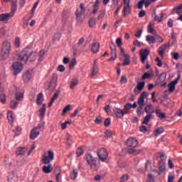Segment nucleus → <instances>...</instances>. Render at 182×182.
<instances>
[{"label": "nucleus", "mask_w": 182, "mask_h": 182, "mask_svg": "<svg viewBox=\"0 0 182 182\" xmlns=\"http://www.w3.org/2000/svg\"><path fill=\"white\" fill-rule=\"evenodd\" d=\"M36 60V53L33 52L31 48H24L17 57V60L18 62H22L23 63H26L28 60L30 62H33Z\"/></svg>", "instance_id": "nucleus-1"}, {"label": "nucleus", "mask_w": 182, "mask_h": 182, "mask_svg": "<svg viewBox=\"0 0 182 182\" xmlns=\"http://www.w3.org/2000/svg\"><path fill=\"white\" fill-rule=\"evenodd\" d=\"M86 14V8L85 7V4H80V8H78L75 12L77 21L78 22H83V19L85 18Z\"/></svg>", "instance_id": "nucleus-2"}, {"label": "nucleus", "mask_w": 182, "mask_h": 182, "mask_svg": "<svg viewBox=\"0 0 182 182\" xmlns=\"http://www.w3.org/2000/svg\"><path fill=\"white\" fill-rule=\"evenodd\" d=\"M9 52H11V43L4 41L1 50V57L3 59H6L7 56L9 55Z\"/></svg>", "instance_id": "nucleus-3"}, {"label": "nucleus", "mask_w": 182, "mask_h": 182, "mask_svg": "<svg viewBox=\"0 0 182 182\" xmlns=\"http://www.w3.org/2000/svg\"><path fill=\"white\" fill-rule=\"evenodd\" d=\"M97 154L100 159V160H107L109 156L107 154V151L105 148H100L97 151Z\"/></svg>", "instance_id": "nucleus-4"}, {"label": "nucleus", "mask_w": 182, "mask_h": 182, "mask_svg": "<svg viewBox=\"0 0 182 182\" xmlns=\"http://www.w3.org/2000/svg\"><path fill=\"white\" fill-rule=\"evenodd\" d=\"M139 54L141 56V62L144 63L146 59L149 58V55H150V50H149L147 48L142 49L140 50Z\"/></svg>", "instance_id": "nucleus-5"}, {"label": "nucleus", "mask_w": 182, "mask_h": 182, "mask_svg": "<svg viewBox=\"0 0 182 182\" xmlns=\"http://www.w3.org/2000/svg\"><path fill=\"white\" fill-rule=\"evenodd\" d=\"M12 66L13 70H14V75H15V76H16V75H18V73H21V72H22V69H23L22 63L19 62L14 63Z\"/></svg>", "instance_id": "nucleus-6"}, {"label": "nucleus", "mask_w": 182, "mask_h": 182, "mask_svg": "<svg viewBox=\"0 0 182 182\" xmlns=\"http://www.w3.org/2000/svg\"><path fill=\"white\" fill-rule=\"evenodd\" d=\"M126 144L128 147H136L137 144H139V141L136 138L130 137L127 140Z\"/></svg>", "instance_id": "nucleus-7"}, {"label": "nucleus", "mask_w": 182, "mask_h": 182, "mask_svg": "<svg viewBox=\"0 0 182 182\" xmlns=\"http://www.w3.org/2000/svg\"><path fill=\"white\" fill-rule=\"evenodd\" d=\"M181 75H178V77L168 84V91L170 93L174 92L176 89V85L178 83V80H180Z\"/></svg>", "instance_id": "nucleus-8"}, {"label": "nucleus", "mask_w": 182, "mask_h": 182, "mask_svg": "<svg viewBox=\"0 0 182 182\" xmlns=\"http://www.w3.org/2000/svg\"><path fill=\"white\" fill-rule=\"evenodd\" d=\"M146 97H147V92H143L141 94L139 98L138 99V102H137L138 106H141L143 107V106L146 105V103L144 102V99H146Z\"/></svg>", "instance_id": "nucleus-9"}, {"label": "nucleus", "mask_w": 182, "mask_h": 182, "mask_svg": "<svg viewBox=\"0 0 182 182\" xmlns=\"http://www.w3.org/2000/svg\"><path fill=\"white\" fill-rule=\"evenodd\" d=\"M151 4V1L150 0H141L137 4V8L138 9H143V4H144L145 8H149Z\"/></svg>", "instance_id": "nucleus-10"}, {"label": "nucleus", "mask_w": 182, "mask_h": 182, "mask_svg": "<svg viewBox=\"0 0 182 182\" xmlns=\"http://www.w3.org/2000/svg\"><path fill=\"white\" fill-rule=\"evenodd\" d=\"M87 163L90 166L91 170L92 171H96L97 170V166H99V163L96 160H87Z\"/></svg>", "instance_id": "nucleus-11"}, {"label": "nucleus", "mask_w": 182, "mask_h": 182, "mask_svg": "<svg viewBox=\"0 0 182 182\" xmlns=\"http://www.w3.org/2000/svg\"><path fill=\"white\" fill-rule=\"evenodd\" d=\"M41 133L39 128H34L31 130L30 133V139L31 140H35L38 136H39V134Z\"/></svg>", "instance_id": "nucleus-12"}, {"label": "nucleus", "mask_w": 182, "mask_h": 182, "mask_svg": "<svg viewBox=\"0 0 182 182\" xmlns=\"http://www.w3.org/2000/svg\"><path fill=\"white\" fill-rule=\"evenodd\" d=\"M113 112L116 117H118L119 119H122V117H123L124 114H126V112H124V111L119 108H114Z\"/></svg>", "instance_id": "nucleus-13"}, {"label": "nucleus", "mask_w": 182, "mask_h": 182, "mask_svg": "<svg viewBox=\"0 0 182 182\" xmlns=\"http://www.w3.org/2000/svg\"><path fill=\"white\" fill-rule=\"evenodd\" d=\"M159 171L158 172L159 176L166 172V164L164 163V161H159Z\"/></svg>", "instance_id": "nucleus-14"}, {"label": "nucleus", "mask_w": 182, "mask_h": 182, "mask_svg": "<svg viewBox=\"0 0 182 182\" xmlns=\"http://www.w3.org/2000/svg\"><path fill=\"white\" fill-rule=\"evenodd\" d=\"M14 16V14H3L0 15V21L1 22H5V21H9L10 18Z\"/></svg>", "instance_id": "nucleus-15"}, {"label": "nucleus", "mask_w": 182, "mask_h": 182, "mask_svg": "<svg viewBox=\"0 0 182 182\" xmlns=\"http://www.w3.org/2000/svg\"><path fill=\"white\" fill-rule=\"evenodd\" d=\"M28 151V148L26 147H19L16 150V156H25V153Z\"/></svg>", "instance_id": "nucleus-16"}, {"label": "nucleus", "mask_w": 182, "mask_h": 182, "mask_svg": "<svg viewBox=\"0 0 182 182\" xmlns=\"http://www.w3.org/2000/svg\"><path fill=\"white\" fill-rule=\"evenodd\" d=\"M166 49H167V44H164L161 46L158 50L159 55L163 58L164 56V53H166Z\"/></svg>", "instance_id": "nucleus-17"}, {"label": "nucleus", "mask_w": 182, "mask_h": 182, "mask_svg": "<svg viewBox=\"0 0 182 182\" xmlns=\"http://www.w3.org/2000/svg\"><path fill=\"white\" fill-rule=\"evenodd\" d=\"M144 110L147 114H150L151 116L154 113V108L152 105H146Z\"/></svg>", "instance_id": "nucleus-18"}, {"label": "nucleus", "mask_w": 182, "mask_h": 182, "mask_svg": "<svg viewBox=\"0 0 182 182\" xmlns=\"http://www.w3.org/2000/svg\"><path fill=\"white\" fill-rule=\"evenodd\" d=\"M65 143L68 144V146H71V144H73V136H72V135L70 134H66L65 135Z\"/></svg>", "instance_id": "nucleus-19"}, {"label": "nucleus", "mask_w": 182, "mask_h": 182, "mask_svg": "<svg viewBox=\"0 0 182 182\" xmlns=\"http://www.w3.org/2000/svg\"><path fill=\"white\" fill-rule=\"evenodd\" d=\"M97 60H95L92 70L91 73V77H93V76H96L99 72V68H97V65H96Z\"/></svg>", "instance_id": "nucleus-20"}, {"label": "nucleus", "mask_w": 182, "mask_h": 182, "mask_svg": "<svg viewBox=\"0 0 182 182\" xmlns=\"http://www.w3.org/2000/svg\"><path fill=\"white\" fill-rule=\"evenodd\" d=\"M99 49H100V45L99 43H94L91 46L92 53H97V52H99Z\"/></svg>", "instance_id": "nucleus-21"}, {"label": "nucleus", "mask_w": 182, "mask_h": 182, "mask_svg": "<svg viewBox=\"0 0 182 182\" xmlns=\"http://www.w3.org/2000/svg\"><path fill=\"white\" fill-rule=\"evenodd\" d=\"M32 73H31V72L27 71L23 75V79L24 80V82H29L31 80H32Z\"/></svg>", "instance_id": "nucleus-22"}, {"label": "nucleus", "mask_w": 182, "mask_h": 182, "mask_svg": "<svg viewBox=\"0 0 182 182\" xmlns=\"http://www.w3.org/2000/svg\"><path fill=\"white\" fill-rule=\"evenodd\" d=\"M131 12H132V8L130 7V4L124 6V9L122 11V13L124 14V16H126L127 15H130Z\"/></svg>", "instance_id": "nucleus-23"}, {"label": "nucleus", "mask_w": 182, "mask_h": 182, "mask_svg": "<svg viewBox=\"0 0 182 182\" xmlns=\"http://www.w3.org/2000/svg\"><path fill=\"white\" fill-rule=\"evenodd\" d=\"M155 113L157 116V117H159V119H166V113L164 112H161V109H156L155 111Z\"/></svg>", "instance_id": "nucleus-24"}, {"label": "nucleus", "mask_w": 182, "mask_h": 182, "mask_svg": "<svg viewBox=\"0 0 182 182\" xmlns=\"http://www.w3.org/2000/svg\"><path fill=\"white\" fill-rule=\"evenodd\" d=\"M172 14H176L177 15H182V4L173 8Z\"/></svg>", "instance_id": "nucleus-25"}, {"label": "nucleus", "mask_w": 182, "mask_h": 182, "mask_svg": "<svg viewBox=\"0 0 182 182\" xmlns=\"http://www.w3.org/2000/svg\"><path fill=\"white\" fill-rule=\"evenodd\" d=\"M60 92L57 91L55 92L54 95L53 96L50 102L48 104V107H52V105H53L55 100L59 97Z\"/></svg>", "instance_id": "nucleus-26"}, {"label": "nucleus", "mask_w": 182, "mask_h": 182, "mask_svg": "<svg viewBox=\"0 0 182 182\" xmlns=\"http://www.w3.org/2000/svg\"><path fill=\"white\" fill-rule=\"evenodd\" d=\"M53 170V168L52 167V164H49L48 166H44L43 167V173H46V174H49Z\"/></svg>", "instance_id": "nucleus-27"}, {"label": "nucleus", "mask_w": 182, "mask_h": 182, "mask_svg": "<svg viewBox=\"0 0 182 182\" xmlns=\"http://www.w3.org/2000/svg\"><path fill=\"white\" fill-rule=\"evenodd\" d=\"M39 116H41V119H43L46 113V104L43 105V107L39 109Z\"/></svg>", "instance_id": "nucleus-28"}, {"label": "nucleus", "mask_w": 182, "mask_h": 182, "mask_svg": "<svg viewBox=\"0 0 182 182\" xmlns=\"http://www.w3.org/2000/svg\"><path fill=\"white\" fill-rule=\"evenodd\" d=\"M164 80H166V73H161L160 74L156 82L158 83V85H160L161 83H164Z\"/></svg>", "instance_id": "nucleus-29"}, {"label": "nucleus", "mask_w": 182, "mask_h": 182, "mask_svg": "<svg viewBox=\"0 0 182 182\" xmlns=\"http://www.w3.org/2000/svg\"><path fill=\"white\" fill-rule=\"evenodd\" d=\"M99 4H100V1L99 0H96L92 9V14L95 15L97 14V11H99Z\"/></svg>", "instance_id": "nucleus-30"}, {"label": "nucleus", "mask_w": 182, "mask_h": 182, "mask_svg": "<svg viewBox=\"0 0 182 182\" xmlns=\"http://www.w3.org/2000/svg\"><path fill=\"white\" fill-rule=\"evenodd\" d=\"M146 42H148V43H149V45H151V43L152 44L156 43L155 37H153V36H151V35L146 36Z\"/></svg>", "instance_id": "nucleus-31"}, {"label": "nucleus", "mask_w": 182, "mask_h": 182, "mask_svg": "<svg viewBox=\"0 0 182 182\" xmlns=\"http://www.w3.org/2000/svg\"><path fill=\"white\" fill-rule=\"evenodd\" d=\"M147 32L148 33H151L152 35H154V24H153V23H149Z\"/></svg>", "instance_id": "nucleus-32"}, {"label": "nucleus", "mask_w": 182, "mask_h": 182, "mask_svg": "<svg viewBox=\"0 0 182 182\" xmlns=\"http://www.w3.org/2000/svg\"><path fill=\"white\" fill-rule=\"evenodd\" d=\"M77 83H79V81L76 79L73 80L70 83V88L73 90L75 87V86H77Z\"/></svg>", "instance_id": "nucleus-33"}, {"label": "nucleus", "mask_w": 182, "mask_h": 182, "mask_svg": "<svg viewBox=\"0 0 182 182\" xmlns=\"http://www.w3.org/2000/svg\"><path fill=\"white\" fill-rule=\"evenodd\" d=\"M18 5L16 4V1H12L11 5V12L10 14H13V16L15 15V13L16 12Z\"/></svg>", "instance_id": "nucleus-34"}, {"label": "nucleus", "mask_w": 182, "mask_h": 182, "mask_svg": "<svg viewBox=\"0 0 182 182\" xmlns=\"http://www.w3.org/2000/svg\"><path fill=\"white\" fill-rule=\"evenodd\" d=\"M55 157V154H53V151H48V156H45L43 160H48V159H49V160H53Z\"/></svg>", "instance_id": "nucleus-35"}, {"label": "nucleus", "mask_w": 182, "mask_h": 182, "mask_svg": "<svg viewBox=\"0 0 182 182\" xmlns=\"http://www.w3.org/2000/svg\"><path fill=\"white\" fill-rule=\"evenodd\" d=\"M163 132H164V129L163 127H159V128L154 130V136H157L159 134H161V133H163Z\"/></svg>", "instance_id": "nucleus-36"}, {"label": "nucleus", "mask_w": 182, "mask_h": 182, "mask_svg": "<svg viewBox=\"0 0 182 182\" xmlns=\"http://www.w3.org/2000/svg\"><path fill=\"white\" fill-rule=\"evenodd\" d=\"M7 119L9 122H14V119H15V117L14 116V112L12 111H9L7 113Z\"/></svg>", "instance_id": "nucleus-37"}, {"label": "nucleus", "mask_w": 182, "mask_h": 182, "mask_svg": "<svg viewBox=\"0 0 182 182\" xmlns=\"http://www.w3.org/2000/svg\"><path fill=\"white\" fill-rule=\"evenodd\" d=\"M124 63H122V66H127L130 65V56L126 55L124 57Z\"/></svg>", "instance_id": "nucleus-38"}, {"label": "nucleus", "mask_w": 182, "mask_h": 182, "mask_svg": "<svg viewBox=\"0 0 182 182\" xmlns=\"http://www.w3.org/2000/svg\"><path fill=\"white\" fill-rule=\"evenodd\" d=\"M150 119H151V114H147L144 118L142 122V124H149L150 122Z\"/></svg>", "instance_id": "nucleus-39"}, {"label": "nucleus", "mask_w": 182, "mask_h": 182, "mask_svg": "<svg viewBox=\"0 0 182 182\" xmlns=\"http://www.w3.org/2000/svg\"><path fill=\"white\" fill-rule=\"evenodd\" d=\"M146 85V82H139L137 84L136 89L139 90V92H141L142 89H144V85Z\"/></svg>", "instance_id": "nucleus-40"}, {"label": "nucleus", "mask_w": 182, "mask_h": 182, "mask_svg": "<svg viewBox=\"0 0 182 182\" xmlns=\"http://www.w3.org/2000/svg\"><path fill=\"white\" fill-rule=\"evenodd\" d=\"M15 96H16V100L21 101L23 100V92H16Z\"/></svg>", "instance_id": "nucleus-41"}, {"label": "nucleus", "mask_w": 182, "mask_h": 182, "mask_svg": "<svg viewBox=\"0 0 182 182\" xmlns=\"http://www.w3.org/2000/svg\"><path fill=\"white\" fill-rule=\"evenodd\" d=\"M105 15H106V10H101L99 11L97 19H103L105 18Z\"/></svg>", "instance_id": "nucleus-42"}, {"label": "nucleus", "mask_w": 182, "mask_h": 182, "mask_svg": "<svg viewBox=\"0 0 182 182\" xmlns=\"http://www.w3.org/2000/svg\"><path fill=\"white\" fill-rule=\"evenodd\" d=\"M37 105H41L42 102H43V94L40 93L37 97Z\"/></svg>", "instance_id": "nucleus-43"}, {"label": "nucleus", "mask_w": 182, "mask_h": 182, "mask_svg": "<svg viewBox=\"0 0 182 182\" xmlns=\"http://www.w3.org/2000/svg\"><path fill=\"white\" fill-rule=\"evenodd\" d=\"M128 153L129 154H134V155H136L139 154L140 153V150L139 149H128Z\"/></svg>", "instance_id": "nucleus-44"}, {"label": "nucleus", "mask_w": 182, "mask_h": 182, "mask_svg": "<svg viewBox=\"0 0 182 182\" xmlns=\"http://www.w3.org/2000/svg\"><path fill=\"white\" fill-rule=\"evenodd\" d=\"M70 178L72 180H76V178H77V171H76V169H73L70 174Z\"/></svg>", "instance_id": "nucleus-45"}, {"label": "nucleus", "mask_w": 182, "mask_h": 182, "mask_svg": "<svg viewBox=\"0 0 182 182\" xmlns=\"http://www.w3.org/2000/svg\"><path fill=\"white\" fill-rule=\"evenodd\" d=\"M163 18H164V14H160L158 16H155L154 20L158 22H161V21H163Z\"/></svg>", "instance_id": "nucleus-46"}, {"label": "nucleus", "mask_w": 182, "mask_h": 182, "mask_svg": "<svg viewBox=\"0 0 182 182\" xmlns=\"http://www.w3.org/2000/svg\"><path fill=\"white\" fill-rule=\"evenodd\" d=\"M18 105H19V102L12 100L11 102L10 106L12 109H16V107H18Z\"/></svg>", "instance_id": "nucleus-47"}, {"label": "nucleus", "mask_w": 182, "mask_h": 182, "mask_svg": "<svg viewBox=\"0 0 182 182\" xmlns=\"http://www.w3.org/2000/svg\"><path fill=\"white\" fill-rule=\"evenodd\" d=\"M88 23H89L90 28H93V26H95V25H96V18H90L89 20Z\"/></svg>", "instance_id": "nucleus-48"}, {"label": "nucleus", "mask_w": 182, "mask_h": 182, "mask_svg": "<svg viewBox=\"0 0 182 182\" xmlns=\"http://www.w3.org/2000/svg\"><path fill=\"white\" fill-rule=\"evenodd\" d=\"M0 101L3 105L6 102V98L5 97V94L4 92H0Z\"/></svg>", "instance_id": "nucleus-49"}, {"label": "nucleus", "mask_w": 182, "mask_h": 182, "mask_svg": "<svg viewBox=\"0 0 182 182\" xmlns=\"http://www.w3.org/2000/svg\"><path fill=\"white\" fill-rule=\"evenodd\" d=\"M159 42V43H163V42H164V40L163 39V38L161 36H160L159 35H156L155 36V42Z\"/></svg>", "instance_id": "nucleus-50"}, {"label": "nucleus", "mask_w": 182, "mask_h": 182, "mask_svg": "<svg viewBox=\"0 0 182 182\" xmlns=\"http://www.w3.org/2000/svg\"><path fill=\"white\" fill-rule=\"evenodd\" d=\"M77 157H79L83 154V149L82 147H79L76 151Z\"/></svg>", "instance_id": "nucleus-51"}, {"label": "nucleus", "mask_w": 182, "mask_h": 182, "mask_svg": "<svg viewBox=\"0 0 182 182\" xmlns=\"http://www.w3.org/2000/svg\"><path fill=\"white\" fill-rule=\"evenodd\" d=\"M151 77V74L145 73L142 75V80H146V79H150Z\"/></svg>", "instance_id": "nucleus-52"}, {"label": "nucleus", "mask_w": 182, "mask_h": 182, "mask_svg": "<svg viewBox=\"0 0 182 182\" xmlns=\"http://www.w3.org/2000/svg\"><path fill=\"white\" fill-rule=\"evenodd\" d=\"M14 45L16 48H19L21 46V39H19V38H16Z\"/></svg>", "instance_id": "nucleus-53"}, {"label": "nucleus", "mask_w": 182, "mask_h": 182, "mask_svg": "<svg viewBox=\"0 0 182 182\" xmlns=\"http://www.w3.org/2000/svg\"><path fill=\"white\" fill-rule=\"evenodd\" d=\"M146 170H151V161H147L145 165Z\"/></svg>", "instance_id": "nucleus-54"}, {"label": "nucleus", "mask_w": 182, "mask_h": 182, "mask_svg": "<svg viewBox=\"0 0 182 182\" xmlns=\"http://www.w3.org/2000/svg\"><path fill=\"white\" fill-rule=\"evenodd\" d=\"M43 56H45V50H41L39 53V61L42 62L43 60Z\"/></svg>", "instance_id": "nucleus-55"}, {"label": "nucleus", "mask_w": 182, "mask_h": 182, "mask_svg": "<svg viewBox=\"0 0 182 182\" xmlns=\"http://www.w3.org/2000/svg\"><path fill=\"white\" fill-rule=\"evenodd\" d=\"M70 105H67L63 109V114H66L69 110H70Z\"/></svg>", "instance_id": "nucleus-56"}, {"label": "nucleus", "mask_w": 182, "mask_h": 182, "mask_svg": "<svg viewBox=\"0 0 182 182\" xmlns=\"http://www.w3.org/2000/svg\"><path fill=\"white\" fill-rule=\"evenodd\" d=\"M112 57L108 60V62H112V60H116V52L111 53Z\"/></svg>", "instance_id": "nucleus-57"}, {"label": "nucleus", "mask_w": 182, "mask_h": 182, "mask_svg": "<svg viewBox=\"0 0 182 182\" xmlns=\"http://www.w3.org/2000/svg\"><path fill=\"white\" fill-rule=\"evenodd\" d=\"M75 66H76V59L73 58L70 63V68L72 69V68H75Z\"/></svg>", "instance_id": "nucleus-58"}, {"label": "nucleus", "mask_w": 182, "mask_h": 182, "mask_svg": "<svg viewBox=\"0 0 182 182\" xmlns=\"http://www.w3.org/2000/svg\"><path fill=\"white\" fill-rule=\"evenodd\" d=\"M120 83L121 84H124V83H127V77H126V76L122 75L121 77V80H120Z\"/></svg>", "instance_id": "nucleus-59"}, {"label": "nucleus", "mask_w": 182, "mask_h": 182, "mask_svg": "<svg viewBox=\"0 0 182 182\" xmlns=\"http://www.w3.org/2000/svg\"><path fill=\"white\" fill-rule=\"evenodd\" d=\"M116 43L119 48H122V45H123L122 42V38H119L116 40Z\"/></svg>", "instance_id": "nucleus-60"}, {"label": "nucleus", "mask_w": 182, "mask_h": 182, "mask_svg": "<svg viewBox=\"0 0 182 182\" xmlns=\"http://www.w3.org/2000/svg\"><path fill=\"white\" fill-rule=\"evenodd\" d=\"M141 33H143V30L141 29H138L137 32L135 34V36L136 38H141Z\"/></svg>", "instance_id": "nucleus-61"}, {"label": "nucleus", "mask_w": 182, "mask_h": 182, "mask_svg": "<svg viewBox=\"0 0 182 182\" xmlns=\"http://www.w3.org/2000/svg\"><path fill=\"white\" fill-rule=\"evenodd\" d=\"M137 114H143V107L139 106L136 111Z\"/></svg>", "instance_id": "nucleus-62"}, {"label": "nucleus", "mask_w": 182, "mask_h": 182, "mask_svg": "<svg viewBox=\"0 0 182 182\" xmlns=\"http://www.w3.org/2000/svg\"><path fill=\"white\" fill-rule=\"evenodd\" d=\"M109 48L111 49V53L116 52V46H114V43H112Z\"/></svg>", "instance_id": "nucleus-63"}, {"label": "nucleus", "mask_w": 182, "mask_h": 182, "mask_svg": "<svg viewBox=\"0 0 182 182\" xmlns=\"http://www.w3.org/2000/svg\"><path fill=\"white\" fill-rule=\"evenodd\" d=\"M148 181L149 182H154V176H153V174H149L148 175Z\"/></svg>", "instance_id": "nucleus-64"}]
</instances>
